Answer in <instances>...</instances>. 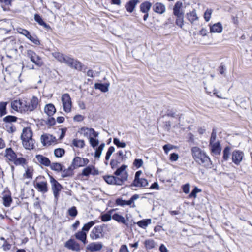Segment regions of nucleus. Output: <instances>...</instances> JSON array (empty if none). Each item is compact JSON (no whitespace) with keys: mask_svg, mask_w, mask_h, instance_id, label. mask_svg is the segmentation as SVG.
Wrapping results in <instances>:
<instances>
[{"mask_svg":"<svg viewBox=\"0 0 252 252\" xmlns=\"http://www.w3.org/2000/svg\"><path fill=\"white\" fill-rule=\"evenodd\" d=\"M193 158L196 163L199 165L208 168L212 165L211 159L206 152L197 147L191 149Z\"/></svg>","mask_w":252,"mask_h":252,"instance_id":"obj_1","label":"nucleus"},{"mask_svg":"<svg viewBox=\"0 0 252 252\" xmlns=\"http://www.w3.org/2000/svg\"><path fill=\"white\" fill-rule=\"evenodd\" d=\"M32 132L29 127L23 128L21 138L22 140V144L26 149L31 150L34 148V140L32 138Z\"/></svg>","mask_w":252,"mask_h":252,"instance_id":"obj_2","label":"nucleus"},{"mask_svg":"<svg viewBox=\"0 0 252 252\" xmlns=\"http://www.w3.org/2000/svg\"><path fill=\"white\" fill-rule=\"evenodd\" d=\"M39 102L38 98L35 96H33L29 100H23V111H24V113H29L36 110L38 108Z\"/></svg>","mask_w":252,"mask_h":252,"instance_id":"obj_3","label":"nucleus"},{"mask_svg":"<svg viewBox=\"0 0 252 252\" xmlns=\"http://www.w3.org/2000/svg\"><path fill=\"white\" fill-rule=\"evenodd\" d=\"M182 3L177 1L173 7V14L176 16V24L181 28H182L184 24V12L181 10L182 7Z\"/></svg>","mask_w":252,"mask_h":252,"instance_id":"obj_4","label":"nucleus"},{"mask_svg":"<svg viewBox=\"0 0 252 252\" xmlns=\"http://www.w3.org/2000/svg\"><path fill=\"white\" fill-rule=\"evenodd\" d=\"M61 63L79 71H85L87 68L81 62L65 55Z\"/></svg>","mask_w":252,"mask_h":252,"instance_id":"obj_5","label":"nucleus"},{"mask_svg":"<svg viewBox=\"0 0 252 252\" xmlns=\"http://www.w3.org/2000/svg\"><path fill=\"white\" fill-rule=\"evenodd\" d=\"M49 178L54 197L58 200L62 186L53 176H49Z\"/></svg>","mask_w":252,"mask_h":252,"instance_id":"obj_6","label":"nucleus"},{"mask_svg":"<svg viewBox=\"0 0 252 252\" xmlns=\"http://www.w3.org/2000/svg\"><path fill=\"white\" fill-rule=\"evenodd\" d=\"M61 100L64 111L66 113L70 112L72 108V101L69 94L67 93L63 94Z\"/></svg>","mask_w":252,"mask_h":252,"instance_id":"obj_7","label":"nucleus"},{"mask_svg":"<svg viewBox=\"0 0 252 252\" xmlns=\"http://www.w3.org/2000/svg\"><path fill=\"white\" fill-rule=\"evenodd\" d=\"M103 227L97 225L94 227L90 233V237L93 240H97L103 237Z\"/></svg>","mask_w":252,"mask_h":252,"instance_id":"obj_8","label":"nucleus"},{"mask_svg":"<svg viewBox=\"0 0 252 252\" xmlns=\"http://www.w3.org/2000/svg\"><path fill=\"white\" fill-rule=\"evenodd\" d=\"M27 55L30 60L37 66L40 67L43 65L41 58L35 52L31 50L27 51Z\"/></svg>","mask_w":252,"mask_h":252,"instance_id":"obj_9","label":"nucleus"},{"mask_svg":"<svg viewBox=\"0 0 252 252\" xmlns=\"http://www.w3.org/2000/svg\"><path fill=\"white\" fill-rule=\"evenodd\" d=\"M89 161L87 158H81L79 157H76L74 158L71 165L73 168L75 169L79 167H83L87 165Z\"/></svg>","mask_w":252,"mask_h":252,"instance_id":"obj_10","label":"nucleus"},{"mask_svg":"<svg viewBox=\"0 0 252 252\" xmlns=\"http://www.w3.org/2000/svg\"><path fill=\"white\" fill-rule=\"evenodd\" d=\"M244 157V153L240 150H235L232 154V160L233 162L238 165L242 161Z\"/></svg>","mask_w":252,"mask_h":252,"instance_id":"obj_11","label":"nucleus"},{"mask_svg":"<svg viewBox=\"0 0 252 252\" xmlns=\"http://www.w3.org/2000/svg\"><path fill=\"white\" fill-rule=\"evenodd\" d=\"M139 196L138 194H134L131 196L128 200H124L121 198H118L116 200V203L118 205L124 206L125 205H131L134 200L139 198Z\"/></svg>","mask_w":252,"mask_h":252,"instance_id":"obj_12","label":"nucleus"},{"mask_svg":"<svg viewBox=\"0 0 252 252\" xmlns=\"http://www.w3.org/2000/svg\"><path fill=\"white\" fill-rule=\"evenodd\" d=\"M64 247L67 249L75 251H79L80 250V245L73 239H70L67 241Z\"/></svg>","mask_w":252,"mask_h":252,"instance_id":"obj_13","label":"nucleus"},{"mask_svg":"<svg viewBox=\"0 0 252 252\" xmlns=\"http://www.w3.org/2000/svg\"><path fill=\"white\" fill-rule=\"evenodd\" d=\"M209 146L210 147L211 152L213 154L215 155H220L221 151V147L219 141L209 143Z\"/></svg>","mask_w":252,"mask_h":252,"instance_id":"obj_14","label":"nucleus"},{"mask_svg":"<svg viewBox=\"0 0 252 252\" xmlns=\"http://www.w3.org/2000/svg\"><path fill=\"white\" fill-rule=\"evenodd\" d=\"M56 137L49 134H45L41 136V141L43 145H50L55 142Z\"/></svg>","mask_w":252,"mask_h":252,"instance_id":"obj_15","label":"nucleus"},{"mask_svg":"<svg viewBox=\"0 0 252 252\" xmlns=\"http://www.w3.org/2000/svg\"><path fill=\"white\" fill-rule=\"evenodd\" d=\"M80 132L85 137H88L91 135H93L94 137L98 136V133L92 128H88L83 127L80 129Z\"/></svg>","mask_w":252,"mask_h":252,"instance_id":"obj_16","label":"nucleus"},{"mask_svg":"<svg viewBox=\"0 0 252 252\" xmlns=\"http://www.w3.org/2000/svg\"><path fill=\"white\" fill-rule=\"evenodd\" d=\"M148 185V182L147 179L142 178H139L137 179H134L130 185V187H135L138 188L145 187Z\"/></svg>","mask_w":252,"mask_h":252,"instance_id":"obj_17","label":"nucleus"},{"mask_svg":"<svg viewBox=\"0 0 252 252\" xmlns=\"http://www.w3.org/2000/svg\"><path fill=\"white\" fill-rule=\"evenodd\" d=\"M23 99L21 100H15L11 102V107L14 110L19 112L21 113H24V111H23Z\"/></svg>","mask_w":252,"mask_h":252,"instance_id":"obj_18","label":"nucleus"},{"mask_svg":"<svg viewBox=\"0 0 252 252\" xmlns=\"http://www.w3.org/2000/svg\"><path fill=\"white\" fill-rule=\"evenodd\" d=\"M35 188L38 191L43 193H46L48 190L47 181L36 182L35 184Z\"/></svg>","mask_w":252,"mask_h":252,"instance_id":"obj_19","label":"nucleus"},{"mask_svg":"<svg viewBox=\"0 0 252 252\" xmlns=\"http://www.w3.org/2000/svg\"><path fill=\"white\" fill-rule=\"evenodd\" d=\"M153 11L158 14H162L165 12L166 7L164 4L160 2H157L153 6Z\"/></svg>","mask_w":252,"mask_h":252,"instance_id":"obj_20","label":"nucleus"},{"mask_svg":"<svg viewBox=\"0 0 252 252\" xmlns=\"http://www.w3.org/2000/svg\"><path fill=\"white\" fill-rule=\"evenodd\" d=\"M103 247L101 242H92L87 246V249L91 252L98 251Z\"/></svg>","mask_w":252,"mask_h":252,"instance_id":"obj_21","label":"nucleus"},{"mask_svg":"<svg viewBox=\"0 0 252 252\" xmlns=\"http://www.w3.org/2000/svg\"><path fill=\"white\" fill-rule=\"evenodd\" d=\"M95 175L98 174V171L95 170V167L93 166H88L85 168L82 172V175L84 176H88L90 174Z\"/></svg>","mask_w":252,"mask_h":252,"instance_id":"obj_22","label":"nucleus"},{"mask_svg":"<svg viewBox=\"0 0 252 252\" xmlns=\"http://www.w3.org/2000/svg\"><path fill=\"white\" fill-rule=\"evenodd\" d=\"M127 179L128 174L126 172H125L120 177L114 176V185H122Z\"/></svg>","mask_w":252,"mask_h":252,"instance_id":"obj_23","label":"nucleus"},{"mask_svg":"<svg viewBox=\"0 0 252 252\" xmlns=\"http://www.w3.org/2000/svg\"><path fill=\"white\" fill-rule=\"evenodd\" d=\"M5 157L10 161L13 162L17 158V155L11 148L5 150Z\"/></svg>","mask_w":252,"mask_h":252,"instance_id":"obj_24","label":"nucleus"},{"mask_svg":"<svg viewBox=\"0 0 252 252\" xmlns=\"http://www.w3.org/2000/svg\"><path fill=\"white\" fill-rule=\"evenodd\" d=\"M36 158L41 164L44 166H49L50 165L51 162L49 159L43 155H37Z\"/></svg>","mask_w":252,"mask_h":252,"instance_id":"obj_25","label":"nucleus"},{"mask_svg":"<svg viewBox=\"0 0 252 252\" xmlns=\"http://www.w3.org/2000/svg\"><path fill=\"white\" fill-rule=\"evenodd\" d=\"M223 30V27L220 22L216 23L210 26V31L213 33H221Z\"/></svg>","mask_w":252,"mask_h":252,"instance_id":"obj_26","label":"nucleus"},{"mask_svg":"<svg viewBox=\"0 0 252 252\" xmlns=\"http://www.w3.org/2000/svg\"><path fill=\"white\" fill-rule=\"evenodd\" d=\"M76 239L81 241L84 244L87 243V233L81 230L76 233L74 235Z\"/></svg>","mask_w":252,"mask_h":252,"instance_id":"obj_27","label":"nucleus"},{"mask_svg":"<svg viewBox=\"0 0 252 252\" xmlns=\"http://www.w3.org/2000/svg\"><path fill=\"white\" fill-rule=\"evenodd\" d=\"M35 21L40 26H43L46 30H51V27L47 24L42 19V17L38 14H35L34 16Z\"/></svg>","mask_w":252,"mask_h":252,"instance_id":"obj_28","label":"nucleus"},{"mask_svg":"<svg viewBox=\"0 0 252 252\" xmlns=\"http://www.w3.org/2000/svg\"><path fill=\"white\" fill-rule=\"evenodd\" d=\"M138 2V0H131L129 1L125 5V8L127 11L129 13L132 12Z\"/></svg>","mask_w":252,"mask_h":252,"instance_id":"obj_29","label":"nucleus"},{"mask_svg":"<svg viewBox=\"0 0 252 252\" xmlns=\"http://www.w3.org/2000/svg\"><path fill=\"white\" fill-rule=\"evenodd\" d=\"M44 112L49 117L53 116L56 112V108L54 105L51 103L46 105L44 108Z\"/></svg>","mask_w":252,"mask_h":252,"instance_id":"obj_30","label":"nucleus"},{"mask_svg":"<svg viewBox=\"0 0 252 252\" xmlns=\"http://www.w3.org/2000/svg\"><path fill=\"white\" fill-rule=\"evenodd\" d=\"M73 167L71 165L67 169L63 170L61 177L63 178L72 177L73 175Z\"/></svg>","mask_w":252,"mask_h":252,"instance_id":"obj_31","label":"nucleus"},{"mask_svg":"<svg viewBox=\"0 0 252 252\" xmlns=\"http://www.w3.org/2000/svg\"><path fill=\"white\" fill-rule=\"evenodd\" d=\"M109 86V83H96L94 84V88L95 89H98L103 93H106L108 91Z\"/></svg>","mask_w":252,"mask_h":252,"instance_id":"obj_32","label":"nucleus"},{"mask_svg":"<svg viewBox=\"0 0 252 252\" xmlns=\"http://www.w3.org/2000/svg\"><path fill=\"white\" fill-rule=\"evenodd\" d=\"M152 6L150 2L146 1L142 3L140 6V11L142 13H148Z\"/></svg>","mask_w":252,"mask_h":252,"instance_id":"obj_33","label":"nucleus"},{"mask_svg":"<svg viewBox=\"0 0 252 252\" xmlns=\"http://www.w3.org/2000/svg\"><path fill=\"white\" fill-rule=\"evenodd\" d=\"M151 223V219H143L136 222V224L140 228L145 229L148 225Z\"/></svg>","mask_w":252,"mask_h":252,"instance_id":"obj_34","label":"nucleus"},{"mask_svg":"<svg viewBox=\"0 0 252 252\" xmlns=\"http://www.w3.org/2000/svg\"><path fill=\"white\" fill-rule=\"evenodd\" d=\"M187 18L191 23H193L195 21L197 20L198 19L196 11L194 9L192 11L187 13Z\"/></svg>","mask_w":252,"mask_h":252,"instance_id":"obj_35","label":"nucleus"},{"mask_svg":"<svg viewBox=\"0 0 252 252\" xmlns=\"http://www.w3.org/2000/svg\"><path fill=\"white\" fill-rule=\"evenodd\" d=\"M49 166L51 170L57 172L62 171L63 167V166L62 164L57 162L50 163V165Z\"/></svg>","mask_w":252,"mask_h":252,"instance_id":"obj_36","label":"nucleus"},{"mask_svg":"<svg viewBox=\"0 0 252 252\" xmlns=\"http://www.w3.org/2000/svg\"><path fill=\"white\" fill-rule=\"evenodd\" d=\"M114 209H111L107 213H105L101 215V220L103 222H107L111 220L112 218L111 215L114 212Z\"/></svg>","mask_w":252,"mask_h":252,"instance_id":"obj_37","label":"nucleus"},{"mask_svg":"<svg viewBox=\"0 0 252 252\" xmlns=\"http://www.w3.org/2000/svg\"><path fill=\"white\" fill-rule=\"evenodd\" d=\"M72 144L73 146L76 148H83L85 146V142L83 140L78 139L75 138L73 139L72 141Z\"/></svg>","mask_w":252,"mask_h":252,"instance_id":"obj_38","label":"nucleus"},{"mask_svg":"<svg viewBox=\"0 0 252 252\" xmlns=\"http://www.w3.org/2000/svg\"><path fill=\"white\" fill-rule=\"evenodd\" d=\"M112 218L114 220H116L118 222L122 223L124 224L126 223L125 218L123 216L119 215L118 213H114L113 214Z\"/></svg>","mask_w":252,"mask_h":252,"instance_id":"obj_39","label":"nucleus"},{"mask_svg":"<svg viewBox=\"0 0 252 252\" xmlns=\"http://www.w3.org/2000/svg\"><path fill=\"white\" fill-rule=\"evenodd\" d=\"M13 162L16 166L21 165L24 167L27 164V160L22 157L16 158Z\"/></svg>","mask_w":252,"mask_h":252,"instance_id":"obj_40","label":"nucleus"},{"mask_svg":"<svg viewBox=\"0 0 252 252\" xmlns=\"http://www.w3.org/2000/svg\"><path fill=\"white\" fill-rule=\"evenodd\" d=\"M230 147L229 146H226L224 148L223 151V160L224 161H226L228 160V158L230 154Z\"/></svg>","mask_w":252,"mask_h":252,"instance_id":"obj_41","label":"nucleus"},{"mask_svg":"<svg viewBox=\"0 0 252 252\" xmlns=\"http://www.w3.org/2000/svg\"><path fill=\"white\" fill-rule=\"evenodd\" d=\"M7 102H0V117H2L7 114L6 106Z\"/></svg>","mask_w":252,"mask_h":252,"instance_id":"obj_42","label":"nucleus"},{"mask_svg":"<svg viewBox=\"0 0 252 252\" xmlns=\"http://www.w3.org/2000/svg\"><path fill=\"white\" fill-rule=\"evenodd\" d=\"M144 245L146 249L150 250L155 247V243L153 239H148L145 241Z\"/></svg>","mask_w":252,"mask_h":252,"instance_id":"obj_43","label":"nucleus"},{"mask_svg":"<svg viewBox=\"0 0 252 252\" xmlns=\"http://www.w3.org/2000/svg\"><path fill=\"white\" fill-rule=\"evenodd\" d=\"M105 146L104 143H101L95 150L94 157L96 158H99L101 155L102 152Z\"/></svg>","mask_w":252,"mask_h":252,"instance_id":"obj_44","label":"nucleus"},{"mask_svg":"<svg viewBox=\"0 0 252 252\" xmlns=\"http://www.w3.org/2000/svg\"><path fill=\"white\" fill-rule=\"evenodd\" d=\"M95 224V222L94 221H90L88 223L85 224L83 227L82 228L81 230L85 232V233H87L90 228L94 225Z\"/></svg>","mask_w":252,"mask_h":252,"instance_id":"obj_45","label":"nucleus"},{"mask_svg":"<svg viewBox=\"0 0 252 252\" xmlns=\"http://www.w3.org/2000/svg\"><path fill=\"white\" fill-rule=\"evenodd\" d=\"M3 205L5 207H9L12 202V198L10 195H4L3 197Z\"/></svg>","mask_w":252,"mask_h":252,"instance_id":"obj_46","label":"nucleus"},{"mask_svg":"<svg viewBox=\"0 0 252 252\" xmlns=\"http://www.w3.org/2000/svg\"><path fill=\"white\" fill-rule=\"evenodd\" d=\"M16 116L8 115L3 118V121L8 124H11L12 122H15L17 120Z\"/></svg>","mask_w":252,"mask_h":252,"instance_id":"obj_47","label":"nucleus"},{"mask_svg":"<svg viewBox=\"0 0 252 252\" xmlns=\"http://www.w3.org/2000/svg\"><path fill=\"white\" fill-rule=\"evenodd\" d=\"M67 213L70 217L75 218L78 214V211L76 207L72 206L68 209Z\"/></svg>","mask_w":252,"mask_h":252,"instance_id":"obj_48","label":"nucleus"},{"mask_svg":"<svg viewBox=\"0 0 252 252\" xmlns=\"http://www.w3.org/2000/svg\"><path fill=\"white\" fill-rule=\"evenodd\" d=\"M26 37L35 45H38L40 43L37 36L36 35H31L30 32L29 33V35H27Z\"/></svg>","mask_w":252,"mask_h":252,"instance_id":"obj_49","label":"nucleus"},{"mask_svg":"<svg viewBox=\"0 0 252 252\" xmlns=\"http://www.w3.org/2000/svg\"><path fill=\"white\" fill-rule=\"evenodd\" d=\"M103 178L107 184L114 185V176L106 175L104 176Z\"/></svg>","mask_w":252,"mask_h":252,"instance_id":"obj_50","label":"nucleus"},{"mask_svg":"<svg viewBox=\"0 0 252 252\" xmlns=\"http://www.w3.org/2000/svg\"><path fill=\"white\" fill-rule=\"evenodd\" d=\"M113 143L118 148H125L126 146V144L124 142H121L120 140L117 138H114Z\"/></svg>","mask_w":252,"mask_h":252,"instance_id":"obj_51","label":"nucleus"},{"mask_svg":"<svg viewBox=\"0 0 252 252\" xmlns=\"http://www.w3.org/2000/svg\"><path fill=\"white\" fill-rule=\"evenodd\" d=\"M212 12V9H207L204 12V18L206 22H208L210 20Z\"/></svg>","mask_w":252,"mask_h":252,"instance_id":"obj_52","label":"nucleus"},{"mask_svg":"<svg viewBox=\"0 0 252 252\" xmlns=\"http://www.w3.org/2000/svg\"><path fill=\"white\" fill-rule=\"evenodd\" d=\"M127 167V166L123 165L120 167L118 168L114 172V174L117 176H121L123 174H124L123 172L125 171V169Z\"/></svg>","mask_w":252,"mask_h":252,"instance_id":"obj_53","label":"nucleus"},{"mask_svg":"<svg viewBox=\"0 0 252 252\" xmlns=\"http://www.w3.org/2000/svg\"><path fill=\"white\" fill-rule=\"evenodd\" d=\"M65 153L64 149L62 148H58L54 150V155L56 157H62Z\"/></svg>","mask_w":252,"mask_h":252,"instance_id":"obj_54","label":"nucleus"},{"mask_svg":"<svg viewBox=\"0 0 252 252\" xmlns=\"http://www.w3.org/2000/svg\"><path fill=\"white\" fill-rule=\"evenodd\" d=\"M201 191V189H198L197 187H195L191 191V193L189 194V197L195 198L196 197L197 193Z\"/></svg>","mask_w":252,"mask_h":252,"instance_id":"obj_55","label":"nucleus"},{"mask_svg":"<svg viewBox=\"0 0 252 252\" xmlns=\"http://www.w3.org/2000/svg\"><path fill=\"white\" fill-rule=\"evenodd\" d=\"M53 56L58 61L61 63L62 61L64 55L60 52H54L52 53Z\"/></svg>","mask_w":252,"mask_h":252,"instance_id":"obj_56","label":"nucleus"},{"mask_svg":"<svg viewBox=\"0 0 252 252\" xmlns=\"http://www.w3.org/2000/svg\"><path fill=\"white\" fill-rule=\"evenodd\" d=\"M114 151L115 148L114 146H110L108 148L105 156L106 160H108L110 159L112 154L114 152Z\"/></svg>","mask_w":252,"mask_h":252,"instance_id":"obj_57","label":"nucleus"},{"mask_svg":"<svg viewBox=\"0 0 252 252\" xmlns=\"http://www.w3.org/2000/svg\"><path fill=\"white\" fill-rule=\"evenodd\" d=\"M217 137V131L215 128H213L212 129V132L211 135V137L210 138L209 143H212L213 142H216V139Z\"/></svg>","mask_w":252,"mask_h":252,"instance_id":"obj_58","label":"nucleus"},{"mask_svg":"<svg viewBox=\"0 0 252 252\" xmlns=\"http://www.w3.org/2000/svg\"><path fill=\"white\" fill-rule=\"evenodd\" d=\"M5 127L7 131L9 133H12L16 131L15 127L13 126L11 124H7L5 125Z\"/></svg>","mask_w":252,"mask_h":252,"instance_id":"obj_59","label":"nucleus"},{"mask_svg":"<svg viewBox=\"0 0 252 252\" xmlns=\"http://www.w3.org/2000/svg\"><path fill=\"white\" fill-rule=\"evenodd\" d=\"M143 164V161L142 159H135L133 162V165L136 167V168H139L141 167Z\"/></svg>","mask_w":252,"mask_h":252,"instance_id":"obj_60","label":"nucleus"},{"mask_svg":"<svg viewBox=\"0 0 252 252\" xmlns=\"http://www.w3.org/2000/svg\"><path fill=\"white\" fill-rule=\"evenodd\" d=\"M89 142L91 146L93 148L97 146L99 144L98 140L91 137H90L89 138Z\"/></svg>","mask_w":252,"mask_h":252,"instance_id":"obj_61","label":"nucleus"},{"mask_svg":"<svg viewBox=\"0 0 252 252\" xmlns=\"http://www.w3.org/2000/svg\"><path fill=\"white\" fill-rule=\"evenodd\" d=\"M17 32L18 33H19L21 34H22L26 37L29 35V33L30 32L27 30L21 28H17Z\"/></svg>","mask_w":252,"mask_h":252,"instance_id":"obj_62","label":"nucleus"},{"mask_svg":"<svg viewBox=\"0 0 252 252\" xmlns=\"http://www.w3.org/2000/svg\"><path fill=\"white\" fill-rule=\"evenodd\" d=\"M182 189L183 192L186 193L188 194L189 193L190 190V185L189 183H187L185 185H184L182 186Z\"/></svg>","mask_w":252,"mask_h":252,"instance_id":"obj_63","label":"nucleus"},{"mask_svg":"<svg viewBox=\"0 0 252 252\" xmlns=\"http://www.w3.org/2000/svg\"><path fill=\"white\" fill-rule=\"evenodd\" d=\"M119 252H130L126 245H122L119 250Z\"/></svg>","mask_w":252,"mask_h":252,"instance_id":"obj_64","label":"nucleus"}]
</instances>
